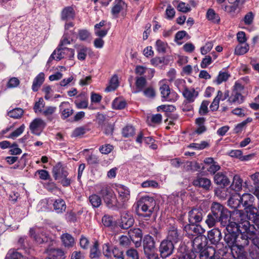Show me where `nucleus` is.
Wrapping results in <instances>:
<instances>
[{
  "mask_svg": "<svg viewBox=\"0 0 259 259\" xmlns=\"http://www.w3.org/2000/svg\"><path fill=\"white\" fill-rule=\"evenodd\" d=\"M112 259H124L123 252L118 248H112Z\"/></svg>",
  "mask_w": 259,
  "mask_h": 259,
  "instance_id": "56",
  "label": "nucleus"
},
{
  "mask_svg": "<svg viewBox=\"0 0 259 259\" xmlns=\"http://www.w3.org/2000/svg\"><path fill=\"white\" fill-rule=\"evenodd\" d=\"M99 244L97 241H96L93 247L91 248L90 255L91 257L96 258L99 256V251L98 250Z\"/></svg>",
  "mask_w": 259,
  "mask_h": 259,
  "instance_id": "62",
  "label": "nucleus"
},
{
  "mask_svg": "<svg viewBox=\"0 0 259 259\" xmlns=\"http://www.w3.org/2000/svg\"><path fill=\"white\" fill-rule=\"evenodd\" d=\"M74 24L72 22L66 23L64 26V33L60 41V46H63L70 44L76 37L73 28Z\"/></svg>",
  "mask_w": 259,
  "mask_h": 259,
  "instance_id": "6",
  "label": "nucleus"
},
{
  "mask_svg": "<svg viewBox=\"0 0 259 259\" xmlns=\"http://www.w3.org/2000/svg\"><path fill=\"white\" fill-rule=\"evenodd\" d=\"M156 201L153 197L148 195L142 197L138 202V206L142 213L141 215L144 218H150L156 206Z\"/></svg>",
  "mask_w": 259,
  "mask_h": 259,
  "instance_id": "4",
  "label": "nucleus"
},
{
  "mask_svg": "<svg viewBox=\"0 0 259 259\" xmlns=\"http://www.w3.org/2000/svg\"><path fill=\"white\" fill-rule=\"evenodd\" d=\"M253 227V226H252ZM254 233L251 238H248L249 240H251L253 246L252 247V250H249V255L252 259L259 258V238L256 237L255 227H254Z\"/></svg>",
  "mask_w": 259,
  "mask_h": 259,
  "instance_id": "13",
  "label": "nucleus"
},
{
  "mask_svg": "<svg viewBox=\"0 0 259 259\" xmlns=\"http://www.w3.org/2000/svg\"><path fill=\"white\" fill-rule=\"evenodd\" d=\"M255 185L254 194L259 199V172H256L251 176Z\"/></svg>",
  "mask_w": 259,
  "mask_h": 259,
  "instance_id": "47",
  "label": "nucleus"
},
{
  "mask_svg": "<svg viewBox=\"0 0 259 259\" xmlns=\"http://www.w3.org/2000/svg\"><path fill=\"white\" fill-rule=\"evenodd\" d=\"M155 251L156 250L144 251L146 259H158V254Z\"/></svg>",
  "mask_w": 259,
  "mask_h": 259,
  "instance_id": "64",
  "label": "nucleus"
},
{
  "mask_svg": "<svg viewBox=\"0 0 259 259\" xmlns=\"http://www.w3.org/2000/svg\"><path fill=\"white\" fill-rule=\"evenodd\" d=\"M239 200L240 203L244 207L245 212L241 211L247 215L248 219L249 213L257 211L256 208L252 205L254 197L250 194L244 193L241 196L240 195Z\"/></svg>",
  "mask_w": 259,
  "mask_h": 259,
  "instance_id": "7",
  "label": "nucleus"
},
{
  "mask_svg": "<svg viewBox=\"0 0 259 259\" xmlns=\"http://www.w3.org/2000/svg\"><path fill=\"white\" fill-rule=\"evenodd\" d=\"M126 103L125 101L120 98H116L112 102V107L114 109L121 110L125 108Z\"/></svg>",
  "mask_w": 259,
  "mask_h": 259,
  "instance_id": "44",
  "label": "nucleus"
},
{
  "mask_svg": "<svg viewBox=\"0 0 259 259\" xmlns=\"http://www.w3.org/2000/svg\"><path fill=\"white\" fill-rule=\"evenodd\" d=\"M175 85L177 87L180 92H183L186 88V81L183 79H177L175 80Z\"/></svg>",
  "mask_w": 259,
  "mask_h": 259,
  "instance_id": "60",
  "label": "nucleus"
},
{
  "mask_svg": "<svg viewBox=\"0 0 259 259\" xmlns=\"http://www.w3.org/2000/svg\"><path fill=\"white\" fill-rule=\"evenodd\" d=\"M69 106V102H63L61 103L59 106L60 110L62 113V116L64 119L68 117L73 113V110L72 109L67 108Z\"/></svg>",
  "mask_w": 259,
  "mask_h": 259,
  "instance_id": "29",
  "label": "nucleus"
},
{
  "mask_svg": "<svg viewBox=\"0 0 259 259\" xmlns=\"http://www.w3.org/2000/svg\"><path fill=\"white\" fill-rule=\"evenodd\" d=\"M167 47V44L166 42L162 41L160 39H158L156 41V49L158 53H165Z\"/></svg>",
  "mask_w": 259,
  "mask_h": 259,
  "instance_id": "49",
  "label": "nucleus"
},
{
  "mask_svg": "<svg viewBox=\"0 0 259 259\" xmlns=\"http://www.w3.org/2000/svg\"><path fill=\"white\" fill-rule=\"evenodd\" d=\"M135 133V129L133 126L127 125L122 130V135L124 137L132 136Z\"/></svg>",
  "mask_w": 259,
  "mask_h": 259,
  "instance_id": "55",
  "label": "nucleus"
},
{
  "mask_svg": "<svg viewBox=\"0 0 259 259\" xmlns=\"http://www.w3.org/2000/svg\"><path fill=\"white\" fill-rule=\"evenodd\" d=\"M46 126V123L40 118L34 119L30 124L29 128L31 133L37 136L40 134L37 131L39 129H43Z\"/></svg>",
  "mask_w": 259,
  "mask_h": 259,
  "instance_id": "16",
  "label": "nucleus"
},
{
  "mask_svg": "<svg viewBox=\"0 0 259 259\" xmlns=\"http://www.w3.org/2000/svg\"><path fill=\"white\" fill-rule=\"evenodd\" d=\"M54 210L57 213L64 212L66 208V205L64 200L61 198L56 199L53 203Z\"/></svg>",
  "mask_w": 259,
  "mask_h": 259,
  "instance_id": "27",
  "label": "nucleus"
},
{
  "mask_svg": "<svg viewBox=\"0 0 259 259\" xmlns=\"http://www.w3.org/2000/svg\"><path fill=\"white\" fill-rule=\"evenodd\" d=\"M207 238L211 244L221 246L219 244L222 239V234L221 231L218 228H213L209 231L207 233Z\"/></svg>",
  "mask_w": 259,
  "mask_h": 259,
  "instance_id": "14",
  "label": "nucleus"
},
{
  "mask_svg": "<svg viewBox=\"0 0 259 259\" xmlns=\"http://www.w3.org/2000/svg\"><path fill=\"white\" fill-rule=\"evenodd\" d=\"M192 251L193 252H200L207 246L206 238L203 235H197L191 241Z\"/></svg>",
  "mask_w": 259,
  "mask_h": 259,
  "instance_id": "8",
  "label": "nucleus"
},
{
  "mask_svg": "<svg viewBox=\"0 0 259 259\" xmlns=\"http://www.w3.org/2000/svg\"><path fill=\"white\" fill-rule=\"evenodd\" d=\"M160 84L159 90L162 98L167 101H175L177 99V94L175 92H171L168 85L163 82H161Z\"/></svg>",
  "mask_w": 259,
  "mask_h": 259,
  "instance_id": "10",
  "label": "nucleus"
},
{
  "mask_svg": "<svg viewBox=\"0 0 259 259\" xmlns=\"http://www.w3.org/2000/svg\"><path fill=\"white\" fill-rule=\"evenodd\" d=\"M127 259H139L138 251L135 249H130L126 251Z\"/></svg>",
  "mask_w": 259,
  "mask_h": 259,
  "instance_id": "63",
  "label": "nucleus"
},
{
  "mask_svg": "<svg viewBox=\"0 0 259 259\" xmlns=\"http://www.w3.org/2000/svg\"><path fill=\"white\" fill-rule=\"evenodd\" d=\"M25 128V126L24 124H22L19 127L17 128L16 130L13 132L9 136H7L8 138L14 139L19 136L21 134L23 133Z\"/></svg>",
  "mask_w": 259,
  "mask_h": 259,
  "instance_id": "50",
  "label": "nucleus"
},
{
  "mask_svg": "<svg viewBox=\"0 0 259 259\" xmlns=\"http://www.w3.org/2000/svg\"><path fill=\"white\" fill-rule=\"evenodd\" d=\"M199 253L200 259H214L215 248L212 247L207 246Z\"/></svg>",
  "mask_w": 259,
  "mask_h": 259,
  "instance_id": "26",
  "label": "nucleus"
},
{
  "mask_svg": "<svg viewBox=\"0 0 259 259\" xmlns=\"http://www.w3.org/2000/svg\"><path fill=\"white\" fill-rule=\"evenodd\" d=\"M134 223V219L127 214L122 215L121 218L120 226L124 229H127L131 227Z\"/></svg>",
  "mask_w": 259,
  "mask_h": 259,
  "instance_id": "28",
  "label": "nucleus"
},
{
  "mask_svg": "<svg viewBox=\"0 0 259 259\" xmlns=\"http://www.w3.org/2000/svg\"><path fill=\"white\" fill-rule=\"evenodd\" d=\"M45 107V102L42 98L39 99L33 107V110L35 113L42 112V109Z\"/></svg>",
  "mask_w": 259,
  "mask_h": 259,
  "instance_id": "53",
  "label": "nucleus"
},
{
  "mask_svg": "<svg viewBox=\"0 0 259 259\" xmlns=\"http://www.w3.org/2000/svg\"><path fill=\"white\" fill-rule=\"evenodd\" d=\"M29 232L31 236L33 237L38 244H41L48 241L47 237L45 234H44L42 233L39 234L38 232H37V234H35V231L33 228H31Z\"/></svg>",
  "mask_w": 259,
  "mask_h": 259,
  "instance_id": "31",
  "label": "nucleus"
},
{
  "mask_svg": "<svg viewBox=\"0 0 259 259\" xmlns=\"http://www.w3.org/2000/svg\"><path fill=\"white\" fill-rule=\"evenodd\" d=\"M210 209L212 215L219 220V222L222 226L225 227L230 222V218L232 219V213L231 214L230 211L222 204L213 202Z\"/></svg>",
  "mask_w": 259,
  "mask_h": 259,
  "instance_id": "2",
  "label": "nucleus"
},
{
  "mask_svg": "<svg viewBox=\"0 0 259 259\" xmlns=\"http://www.w3.org/2000/svg\"><path fill=\"white\" fill-rule=\"evenodd\" d=\"M256 211H254V212H251L248 214V220L250 219L251 217V215H252V218L253 219V222L254 223V225L251 226L250 224V226H253L255 227L254 230L255 232H256V227L257 229H259V213L258 214L256 213Z\"/></svg>",
  "mask_w": 259,
  "mask_h": 259,
  "instance_id": "51",
  "label": "nucleus"
},
{
  "mask_svg": "<svg viewBox=\"0 0 259 259\" xmlns=\"http://www.w3.org/2000/svg\"><path fill=\"white\" fill-rule=\"evenodd\" d=\"M75 11L72 7H65L61 11V18L63 21H69L74 19Z\"/></svg>",
  "mask_w": 259,
  "mask_h": 259,
  "instance_id": "23",
  "label": "nucleus"
},
{
  "mask_svg": "<svg viewBox=\"0 0 259 259\" xmlns=\"http://www.w3.org/2000/svg\"><path fill=\"white\" fill-rule=\"evenodd\" d=\"M209 104V102L208 101L204 100L202 101L199 109V113L200 114L204 115L208 113V106Z\"/></svg>",
  "mask_w": 259,
  "mask_h": 259,
  "instance_id": "54",
  "label": "nucleus"
},
{
  "mask_svg": "<svg viewBox=\"0 0 259 259\" xmlns=\"http://www.w3.org/2000/svg\"><path fill=\"white\" fill-rule=\"evenodd\" d=\"M53 175L55 180H58L62 177H67L68 172L61 163H58L53 168Z\"/></svg>",
  "mask_w": 259,
  "mask_h": 259,
  "instance_id": "18",
  "label": "nucleus"
},
{
  "mask_svg": "<svg viewBox=\"0 0 259 259\" xmlns=\"http://www.w3.org/2000/svg\"><path fill=\"white\" fill-rule=\"evenodd\" d=\"M249 81L248 77H244L236 81L233 86V91L237 93H240L244 89L245 83H247Z\"/></svg>",
  "mask_w": 259,
  "mask_h": 259,
  "instance_id": "30",
  "label": "nucleus"
},
{
  "mask_svg": "<svg viewBox=\"0 0 259 259\" xmlns=\"http://www.w3.org/2000/svg\"><path fill=\"white\" fill-rule=\"evenodd\" d=\"M249 49V45L247 44H239L235 48V53L237 55H242L246 53Z\"/></svg>",
  "mask_w": 259,
  "mask_h": 259,
  "instance_id": "42",
  "label": "nucleus"
},
{
  "mask_svg": "<svg viewBox=\"0 0 259 259\" xmlns=\"http://www.w3.org/2000/svg\"><path fill=\"white\" fill-rule=\"evenodd\" d=\"M175 244L165 239L161 241L159 246L161 256L165 258L170 255L174 251Z\"/></svg>",
  "mask_w": 259,
  "mask_h": 259,
  "instance_id": "11",
  "label": "nucleus"
},
{
  "mask_svg": "<svg viewBox=\"0 0 259 259\" xmlns=\"http://www.w3.org/2000/svg\"><path fill=\"white\" fill-rule=\"evenodd\" d=\"M61 239L63 245L66 247H72L74 244L73 237L69 234L65 233L61 235Z\"/></svg>",
  "mask_w": 259,
  "mask_h": 259,
  "instance_id": "33",
  "label": "nucleus"
},
{
  "mask_svg": "<svg viewBox=\"0 0 259 259\" xmlns=\"http://www.w3.org/2000/svg\"><path fill=\"white\" fill-rule=\"evenodd\" d=\"M193 185L195 187L202 188L205 190H209L211 187V181L206 178L197 177L193 180Z\"/></svg>",
  "mask_w": 259,
  "mask_h": 259,
  "instance_id": "15",
  "label": "nucleus"
},
{
  "mask_svg": "<svg viewBox=\"0 0 259 259\" xmlns=\"http://www.w3.org/2000/svg\"><path fill=\"white\" fill-rule=\"evenodd\" d=\"M24 113V111L20 108H15L8 112V115L12 118L18 119L22 117Z\"/></svg>",
  "mask_w": 259,
  "mask_h": 259,
  "instance_id": "45",
  "label": "nucleus"
},
{
  "mask_svg": "<svg viewBox=\"0 0 259 259\" xmlns=\"http://www.w3.org/2000/svg\"><path fill=\"white\" fill-rule=\"evenodd\" d=\"M47 256L45 259H64V251L60 249L51 248L47 252Z\"/></svg>",
  "mask_w": 259,
  "mask_h": 259,
  "instance_id": "21",
  "label": "nucleus"
},
{
  "mask_svg": "<svg viewBox=\"0 0 259 259\" xmlns=\"http://www.w3.org/2000/svg\"><path fill=\"white\" fill-rule=\"evenodd\" d=\"M230 75L226 72H220L217 77L216 82L217 84H219L221 83L223 81H226L228 78L230 77Z\"/></svg>",
  "mask_w": 259,
  "mask_h": 259,
  "instance_id": "57",
  "label": "nucleus"
},
{
  "mask_svg": "<svg viewBox=\"0 0 259 259\" xmlns=\"http://www.w3.org/2000/svg\"><path fill=\"white\" fill-rule=\"evenodd\" d=\"M118 86V79L117 75H114L110 81V85L106 89V91L111 92L115 90Z\"/></svg>",
  "mask_w": 259,
  "mask_h": 259,
  "instance_id": "48",
  "label": "nucleus"
},
{
  "mask_svg": "<svg viewBox=\"0 0 259 259\" xmlns=\"http://www.w3.org/2000/svg\"><path fill=\"white\" fill-rule=\"evenodd\" d=\"M205 212L200 207H194L188 212V221L190 224H197L202 220Z\"/></svg>",
  "mask_w": 259,
  "mask_h": 259,
  "instance_id": "9",
  "label": "nucleus"
},
{
  "mask_svg": "<svg viewBox=\"0 0 259 259\" xmlns=\"http://www.w3.org/2000/svg\"><path fill=\"white\" fill-rule=\"evenodd\" d=\"M214 182L218 185L225 187L230 184V180L225 172H219L214 175Z\"/></svg>",
  "mask_w": 259,
  "mask_h": 259,
  "instance_id": "17",
  "label": "nucleus"
},
{
  "mask_svg": "<svg viewBox=\"0 0 259 259\" xmlns=\"http://www.w3.org/2000/svg\"><path fill=\"white\" fill-rule=\"evenodd\" d=\"M96 188L108 207L112 208L117 205L116 196L110 186L106 184H101L97 185Z\"/></svg>",
  "mask_w": 259,
  "mask_h": 259,
  "instance_id": "3",
  "label": "nucleus"
},
{
  "mask_svg": "<svg viewBox=\"0 0 259 259\" xmlns=\"http://www.w3.org/2000/svg\"><path fill=\"white\" fill-rule=\"evenodd\" d=\"M195 224H186L184 226V230L187 233L188 237L193 239L194 234L196 235H201L205 232V230L201 227L200 225H195Z\"/></svg>",
  "mask_w": 259,
  "mask_h": 259,
  "instance_id": "12",
  "label": "nucleus"
},
{
  "mask_svg": "<svg viewBox=\"0 0 259 259\" xmlns=\"http://www.w3.org/2000/svg\"><path fill=\"white\" fill-rule=\"evenodd\" d=\"M117 191L119 194V197L121 200L124 202L130 198V191L127 187L123 185L117 186Z\"/></svg>",
  "mask_w": 259,
  "mask_h": 259,
  "instance_id": "25",
  "label": "nucleus"
},
{
  "mask_svg": "<svg viewBox=\"0 0 259 259\" xmlns=\"http://www.w3.org/2000/svg\"><path fill=\"white\" fill-rule=\"evenodd\" d=\"M232 220L226 225L224 241L231 251L233 257L245 252V248L248 245V238L254 233L253 227L250 226L247 215L240 210L232 212Z\"/></svg>",
  "mask_w": 259,
  "mask_h": 259,
  "instance_id": "1",
  "label": "nucleus"
},
{
  "mask_svg": "<svg viewBox=\"0 0 259 259\" xmlns=\"http://www.w3.org/2000/svg\"><path fill=\"white\" fill-rule=\"evenodd\" d=\"M5 259H23V255L16 251H10Z\"/></svg>",
  "mask_w": 259,
  "mask_h": 259,
  "instance_id": "59",
  "label": "nucleus"
},
{
  "mask_svg": "<svg viewBox=\"0 0 259 259\" xmlns=\"http://www.w3.org/2000/svg\"><path fill=\"white\" fill-rule=\"evenodd\" d=\"M219 222V220L216 219L215 217L213 216L211 212L208 213L205 220V223L209 228L214 227Z\"/></svg>",
  "mask_w": 259,
  "mask_h": 259,
  "instance_id": "46",
  "label": "nucleus"
},
{
  "mask_svg": "<svg viewBox=\"0 0 259 259\" xmlns=\"http://www.w3.org/2000/svg\"><path fill=\"white\" fill-rule=\"evenodd\" d=\"M239 197L240 194H236L231 196L228 200V205L234 208L239 207L241 204Z\"/></svg>",
  "mask_w": 259,
  "mask_h": 259,
  "instance_id": "39",
  "label": "nucleus"
},
{
  "mask_svg": "<svg viewBox=\"0 0 259 259\" xmlns=\"http://www.w3.org/2000/svg\"><path fill=\"white\" fill-rule=\"evenodd\" d=\"M74 55V50L72 49H69L59 45V48L55 50L50 57L48 63H50L53 59L59 61L64 58H69L71 59Z\"/></svg>",
  "mask_w": 259,
  "mask_h": 259,
  "instance_id": "5",
  "label": "nucleus"
},
{
  "mask_svg": "<svg viewBox=\"0 0 259 259\" xmlns=\"http://www.w3.org/2000/svg\"><path fill=\"white\" fill-rule=\"evenodd\" d=\"M182 93L185 100L190 102H193L198 96V92L194 88L189 89L187 87Z\"/></svg>",
  "mask_w": 259,
  "mask_h": 259,
  "instance_id": "22",
  "label": "nucleus"
},
{
  "mask_svg": "<svg viewBox=\"0 0 259 259\" xmlns=\"http://www.w3.org/2000/svg\"><path fill=\"white\" fill-rule=\"evenodd\" d=\"M88 48L85 47H82L77 50V58L78 60L83 61L85 59L87 55Z\"/></svg>",
  "mask_w": 259,
  "mask_h": 259,
  "instance_id": "52",
  "label": "nucleus"
},
{
  "mask_svg": "<svg viewBox=\"0 0 259 259\" xmlns=\"http://www.w3.org/2000/svg\"><path fill=\"white\" fill-rule=\"evenodd\" d=\"M129 234L132 239H133V238L135 237L136 238L139 239L140 241H141L142 237V231L140 229L135 228L132 230H131Z\"/></svg>",
  "mask_w": 259,
  "mask_h": 259,
  "instance_id": "58",
  "label": "nucleus"
},
{
  "mask_svg": "<svg viewBox=\"0 0 259 259\" xmlns=\"http://www.w3.org/2000/svg\"><path fill=\"white\" fill-rule=\"evenodd\" d=\"M205 119L204 117H199L196 119L195 122L197 125V128L195 132L197 134H201L206 131V128L204 126Z\"/></svg>",
  "mask_w": 259,
  "mask_h": 259,
  "instance_id": "37",
  "label": "nucleus"
},
{
  "mask_svg": "<svg viewBox=\"0 0 259 259\" xmlns=\"http://www.w3.org/2000/svg\"><path fill=\"white\" fill-rule=\"evenodd\" d=\"M242 181L238 175H235L231 187L235 191H239L242 188Z\"/></svg>",
  "mask_w": 259,
  "mask_h": 259,
  "instance_id": "43",
  "label": "nucleus"
},
{
  "mask_svg": "<svg viewBox=\"0 0 259 259\" xmlns=\"http://www.w3.org/2000/svg\"><path fill=\"white\" fill-rule=\"evenodd\" d=\"M77 37L80 40L90 42L92 39L91 33L87 29H80L78 31Z\"/></svg>",
  "mask_w": 259,
  "mask_h": 259,
  "instance_id": "35",
  "label": "nucleus"
},
{
  "mask_svg": "<svg viewBox=\"0 0 259 259\" xmlns=\"http://www.w3.org/2000/svg\"><path fill=\"white\" fill-rule=\"evenodd\" d=\"M144 251L156 250L155 242L153 238L149 235H146L143 242Z\"/></svg>",
  "mask_w": 259,
  "mask_h": 259,
  "instance_id": "24",
  "label": "nucleus"
},
{
  "mask_svg": "<svg viewBox=\"0 0 259 259\" xmlns=\"http://www.w3.org/2000/svg\"><path fill=\"white\" fill-rule=\"evenodd\" d=\"M89 200L92 206L94 208L99 207L102 204V200L100 196L94 194L90 195Z\"/></svg>",
  "mask_w": 259,
  "mask_h": 259,
  "instance_id": "41",
  "label": "nucleus"
},
{
  "mask_svg": "<svg viewBox=\"0 0 259 259\" xmlns=\"http://www.w3.org/2000/svg\"><path fill=\"white\" fill-rule=\"evenodd\" d=\"M180 233L175 226H170L168 230L166 240L176 244L180 240Z\"/></svg>",
  "mask_w": 259,
  "mask_h": 259,
  "instance_id": "19",
  "label": "nucleus"
},
{
  "mask_svg": "<svg viewBox=\"0 0 259 259\" xmlns=\"http://www.w3.org/2000/svg\"><path fill=\"white\" fill-rule=\"evenodd\" d=\"M45 75L44 73L41 72L39 73L34 79L32 89L34 92L38 91V88L42 84L45 80Z\"/></svg>",
  "mask_w": 259,
  "mask_h": 259,
  "instance_id": "32",
  "label": "nucleus"
},
{
  "mask_svg": "<svg viewBox=\"0 0 259 259\" xmlns=\"http://www.w3.org/2000/svg\"><path fill=\"white\" fill-rule=\"evenodd\" d=\"M126 7L127 5L123 0H114L111 11L112 15L117 18L119 13Z\"/></svg>",
  "mask_w": 259,
  "mask_h": 259,
  "instance_id": "20",
  "label": "nucleus"
},
{
  "mask_svg": "<svg viewBox=\"0 0 259 259\" xmlns=\"http://www.w3.org/2000/svg\"><path fill=\"white\" fill-rule=\"evenodd\" d=\"M217 250L215 249V255H214V259H221L226 255L229 248L227 246H223L219 248L218 245H217Z\"/></svg>",
  "mask_w": 259,
  "mask_h": 259,
  "instance_id": "40",
  "label": "nucleus"
},
{
  "mask_svg": "<svg viewBox=\"0 0 259 259\" xmlns=\"http://www.w3.org/2000/svg\"><path fill=\"white\" fill-rule=\"evenodd\" d=\"M228 101L231 104L237 103L240 104L243 101V97L241 93H237L233 91Z\"/></svg>",
  "mask_w": 259,
  "mask_h": 259,
  "instance_id": "36",
  "label": "nucleus"
},
{
  "mask_svg": "<svg viewBox=\"0 0 259 259\" xmlns=\"http://www.w3.org/2000/svg\"><path fill=\"white\" fill-rule=\"evenodd\" d=\"M75 106L77 109H85L88 106V100L87 99H84L82 101L76 100L74 102Z\"/></svg>",
  "mask_w": 259,
  "mask_h": 259,
  "instance_id": "61",
  "label": "nucleus"
},
{
  "mask_svg": "<svg viewBox=\"0 0 259 259\" xmlns=\"http://www.w3.org/2000/svg\"><path fill=\"white\" fill-rule=\"evenodd\" d=\"M135 84L136 91L134 92V93H137L143 91L147 84L146 78L143 76L137 77L136 78Z\"/></svg>",
  "mask_w": 259,
  "mask_h": 259,
  "instance_id": "34",
  "label": "nucleus"
},
{
  "mask_svg": "<svg viewBox=\"0 0 259 259\" xmlns=\"http://www.w3.org/2000/svg\"><path fill=\"white\" fill-rule=\"evenodd\" d=\"M207 19L213 23H219L220 21V18L218 14H217L214 10L209 9L207 10L206 15Z\"/></svg>",
  "mask_w": 259,
  "mask_h": 259,
  "instance_id": "38",
  "label": "nucleus"
}]
</instances>
